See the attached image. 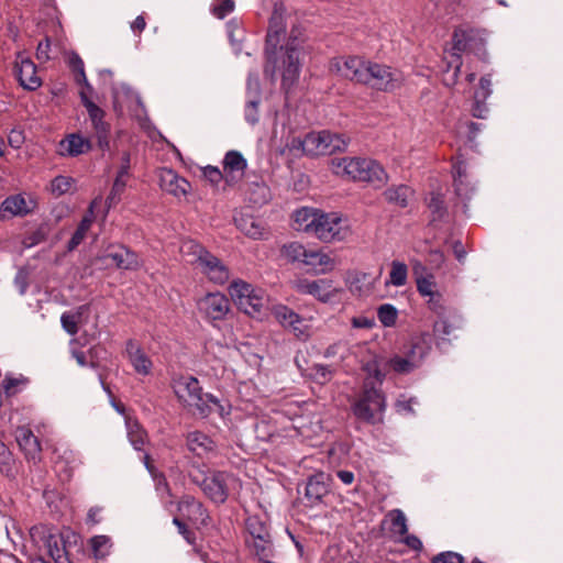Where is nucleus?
<instances>
[{
	"label": "nucleus",
	"instance_id": "21",
	"mask_svg": "<svg viewBox=\"0 0 563 563\" xmlns=\"http://www.w3.org/2000/svg\"><path fill=\"white\" fill-rule=\"evenodd\" d=\"M198 266L201 268V272L209 278V280L214 284L223 285L229 280V268L210 251L205 257H202Z\"/></svg>",
	"mask_w": 563,
	"mask_h": 563
},
{
	"label": "nucleus",
	"instance_id": "15",
	"mask_svg": "<svg viewBox=\"0 0 563 563\" xmlns=\"http://www.w3.org/2000/svg\"><path fill=\"white\" fill-rule=\"evenodd\" d=\"M311 234L323 242L342 240L344 234L342 233L341 218L334 212H321V214H319V221L314 224V229Z\"/></svg>",
	"mask_w": 563,
	"mask_h": 563
},
{
	"label": "nucleus",
	"instance_id": "51",
	"mask_svg": "<svg viewBox=\"0 0 563 563\" xmlns=\"http://www.w3.org/2000/svg\"><path fill=\"white\" fill-rule=\"evenodd\" d=\"M313 136L314 133L310 132L305 136V139H301L299 136L291 137L287 146L289 147L290 151L301 152L309 156H317L316 154L309 151L314 146Z\"/></svg>",
	"mask_w": 563,
	"mask_h": 563
},
{
	"label": "nucleus",
	"instance_id": "44",
	"mask_svg": "<svg viewBox=\"0 0 563 563\" xmlns=\"http://www.w3.org/2000/svg\"><path fill=\"white\" fill-rule=\"evenodd\" d=\"M245 527L251 537L260 538L263 541V538H269V529L265 521H263L258 516H250L245 520Z\"/></svg>",
	"mask_w": 563,
	"mask_h": 563
},
{
	"label": "nucleus",
	"instance_id": "23",
	"mask_svg": "<svg viewBox=\"0 0 563 563\" xmlns=\"http://www.w3.org/2000/svg\"><path fill=\"white\" fill-rule=\"evenodd\" d=\"M246 95L249 97L244 107V119L251 124L255 125L260 121L258 106L261 103V85L257 78L254 80L247 78Z\"/></svg>",
	"mask_w": 563,
	"mask_h": 563
},
{
	"label": "nucleus",
	"instance_id": "26",
	"mask_svg": "<svg viewBox=\"0 0 563 563\" xmlns=\"http://www.w3.org/2000/svg\"><path fill=\"white\" fill-rule=\"evenodd\" d=\"M59 147L62 155L76 157L89 152L92 145L89 139L79 133H71L59 142Z\"/></svg>",
	"mask_w": 563,
	"mask_h": 563
},
{
	"label": "nucleus",
	"instance_id": "46",
	"mask_svg": "<svg viewBox=\"0 0 563 563\" xmlns=\"http://www.w3.org/2000/svg\"><path fill=\"white\" fill-rule=\"evenodd\" d=\"M255 289L253 286L244 280L238 279L231 283L229 287L230 296L238 306L240 301L249 298Z\"/></svg>",
	"mask_w": 563,
	"mask_h": 563
},
{
	"label": "nucleus",
	"instance_id": "54",
	"mask_svg": "<svg viewBox=\"0 0 563 563\" xmlns=\"http://www.w3.org/2000/svg\"><path fill=\"white\" fill-rule=\"evenodd\" d=\"M398 317V311L395 306L384 303L377 309V318L384 327L395 325Z\"/></svg>",
	"mask_w": 563,
	"mask_h": 563
},
{
	"label": "nucleus",
	"instance_id": "45",
	"mask_svg": "<svg viewBox=\"0 0 563 563\" xmlns=\"http://www.w3.org/2000/svg\"><path fill=\"white\" fill-rule=\"evenodd\" d=\"M254 433L258 441L271 442L277 434V427L269 420L260 419L254 424Z\"/></svg>",
	"mask_w": 563,
	"mask_h": 563
},
{
	"label": "nucleus",
	"instance_id": "49",
	"mask_svg": "<svg viewBox=\"0 0 563 563\" xmlns=\"http://www.w3.org/2000/svg\"><path fill=\"white\" fill-rule=\"evenodd\" d=\"M129 358L136 373L141 375H148L151 373L153 363L141 347H137Z\"/></svg>",
	"mask_w": 563,
	"mask_h": 563
},
{
	"label": "nucleus",
	"instance_id": "12",
	"mask_svg": "<svg viewBox=\"0 0 563 563\" xmlns=\"http://www.w3.org/2000/svg\"><path fill=\"white\" fill-rule=\"evenodd\" d=\"M330 475L324 472H317L308 476L305 484L303 505L313 508L323 501L329 494Z\"/></svg>",
	"mask_w": 563,
	"mask_h": 563
},
{
	"label": "nucleus",
	"instance_id": "6",
	"mask_svg": "<svg viewBox=\"0 0 563 563\" xmlns=\"http://www.w3.org/2000/svg\"><path fill=\"white\" fill-rule=\"evenodd\" d=\"M453 53L451 60L448 62L446 68L443 71V84L448 87L454 86L457 82V77L461 70L462 60L461 53L475 52L483 47V40L479 38L474 30H456L452 36Z\"/></svg>",
	"mask_w": 563,
	"mask_h": 563
},
{
	"label": "nucleus",
	"instance_id": "8",
	"mask_svg": "<svg viewBox=\"0 0 563 563\" xmlns=\"http://www.w3.org/2000/svg\"><path fill=\"white\" fill-rule=\"evenodd\" d=\"M80 101L82 106L86 108L89 119L91 121L92 128L96 132L98 147L101 151L109 150V134H110V124L104 121L106 112L98 104H96L88 96V91L81 90L79 92Z\"/></svg>",
	"mask_w": 563,
	"mask_h": 563
},
{
	"label": "nucleus",
	"instance_id": "4",
	"mask_svg": "<svg viewBox=\"0 0 563 563\" xmlns=\"http://www.w3.org/2000/svg\"><path fill=\"white\" fill-rule=\"evenodd\" d=\"M430 198H424L427 208V233L432 234L438 243L449 244L452 239L453 214L449 209L446 195L449 187L446 183H440L437 179L429 178Z\"/></svg>",
	"mask_w": 563,
	"mask_h": 563
},
{
	"label": "nucleus",
	"instance_id": "48",
	"mask_svg": "<svg viewBox=\"0 0 563 563\" xmlns=\"http://www.w3.org/2000/svg\"><path fill=\"white\" fill-rule=\"evenodd\" d=\"M184 255L192 256L191 263L199 264L202 257L207 255L209 250L196 240H187L180 247Z\"/></svg>",
	"mask_w": 563,
	"mask_h": 563
},
{
	"label": "nucleus",
	"instance_id": "55",
	"mask_svg": "<svg viewBox=\"0 0 563 563\" xmlns=\"http://www.w3.org/2000/svg\"><path fill=\"white\" fill-rule=\"evenodd\" d=\"M126 187L125 179L115 178L112 188L106 199L108 209L117 206L121 200V195L124 192Z\"/></svg>",
	"mask_w": 563,
	"mask_h": 563
},
{
	"label": "nucleus",
	"instance_id": "9",
	"mask_svg": "<svg viewBox=\"0 0 563 563\" xmlns=\"http://www.w3.org/2000/svg\"><path fill=\"white\" fill-rule=\"evenodd\" d=\"M365 73L366 79L362 84L376 90L393 91L399 86L396 73L389 66L368 62Z\"/></svg>",
	"mask_w": 563,
	"mask_h": 563
},
{
	"label": "nucleus",
	"instance_id": "61",
	"mask_svg": "<svg viewBox=\"0 0 563 563\" xmlns=\"http://www.w3.org/2000/svg\"><path fill=\"white\" fill-rule=\"evenodd\" d=\"M492 79L489 75H485L479 79V87L474 92V98L477 100H487L492 95Z\"/></svg>",
	"mask_w": 563,
	"mask_h": 563
},
{
	"label": "nucleus",
	"instance_id": "64",
	"mask_svg": "<svg viewBox=\"0 0 563 563\" xmlns=\"http://www.w3.org/2000/svg\"><path fill=\"white\" fill-rule=\"evenodd\" d=\"M51 45H52V43H51V38L48 36H45V38L37 44L36 58L40 62H47L51 58V56H49Z\"/></svg>",
	"mask_w": 563,
	"mask_h": 563
},
{
	"label": "nucleus",
	"instance_id": "41",
	"mask_svg": "<svg viewBox=\"0 0 563 563\" xmlns=\"http://www.w3.org/2000/svg\"><path fill=\"white\" fill-rule=\"evenodd\" d=\"M88 309L87 305L78 307L76 312H64L60 317L62 328L69 335H76L78 333V322L80 321L84 311Z\"/></svg>",
	"mask_w": 563,
	"mask_h": 563
},
{
	"label": "nucleus",
	"instance_id": "30",
	"mask_svg": "<svg viewBox=\"0 0 563 563\" xmlns=\"http://www.w3.org/2000/svg\"><path fill=\"white\" fill-rule=\"evenodd\" d=\"M187 448L199 457L207 456L216 449L214 441L201 431H194L187 435Z\"/></svg>",
	"mask_w": 563,
	"mask_h": 563
},
{
	"label": "nucleus",
	"instance_id": "28",
	"mask_svg": "<svg viewBox=\"0 0 563 563\" xmlns=\"http://www.w3.org/2000/svg\"><path fill=\"white\" fill-rule=\"evenodd\" d=\"M33 200L26 201L21 194L7 197L0 205V212H8L11 217H25L33 211Z\"/></svg>",
	"mask_w": 563,
	"mask_h": 563
},
{
	"label": "nucleus",
	"instance_id": "2",
	"mask_svg": "<svg viewBox=\"0 0 563 563\" xmlns=\"http://www.w3.org/2000/svg\"><path fill=\"white\" fill-rule=\"evenodd\" d=\"M286 34V25L283 15L276 10L268 21V29L265 37V64L263 73L265 77L274 79L276 73L282 74V87L289 89L300 75V46L297 37H289L285 45L279 47L280 38Z\"/></svg>",
	"mask_w": 563,
	"mask_h": 563
},
{
	"label": "nucleus",
	"instance_id": "52",
	"mask_svg": "<svg viewBox=\"0 0 563 563\" xmlns=\"http://www.w3.org/2000/svg\"><path fill=\"white\" fill-rule=\"evenodd\" d=\"M306 252L307 249L298 242L285 244L280 250L282 256L291 263H302V260H305L306 256Z\"/></svg>",
	"mask_w": 563,
	"mask_h": 563
},
{
	"label": "nucleus",
	"instance_id": "60",
	"mask_svg": "<svg viewBox=\"0 0 563 563\" xmlns=\"http://www.w3.org/2000/svg\"><path fill=\"white\" fill-rule=\"evenodd\" d=\"M203 177L212 185L218 186L222 180H225V175L223 170H220L219 167L207 165L202 168Z\"/></svg>",
	"mask_w": 563,
	"mask_h": 563
},
{
	"label": "nucleus",
	"instance_id": "5",
	"mask_svg": "<svg viewBox=\"0 0 563 563\" xmlns=\"http://www.w3.org/2000/svg\"><path fill=\"white\" fill-rule=\"evenodd\" d=\"M335 174L346 176L353 181L366 183L374 189L387 185L389 176L383 165L367 157H343L335 164Z\"/></svg>",
	"mask_w": 563,
	"mask_h": 563
},
{
	"label": "nucleus",
	"instance_id": "40",
	"mask_svg": "<svg viewBox=\"0 0 563 563\" xmlns=\"http://www.w3.org/2000/svg\"><path fill=\"white\" fill-rule=\"evenodd\" d=\"M302 264L311 266L314 269L320 268L321 272L331 269L333 266V262L329 255L316 250H307Z\"/></svg>",
	"mask_w": 563,
	"mask_h": 563
},
{
	"label": "nucleus",
	"instance_id": "50",
	"mask_svg": "<svg viewBox=\"0 0 563 563\" xmlns=\"http://www.w3.org/2000/svg\"><path fill=\"white\" fill-rule=\"evenodd\" d=\"M238 308L249 316L261 314L264 308V299L254 291L249 298L240 301Z\"/></svg>",
	"mask_w": 563,
	"mask_h": 563
},
{
	"label": "nucleus",
	"instance_id": "25",
	"mask_svg": "<svg viewBox=\"0 0 563 563\" xmlns=\"http://www.w3.org/2000/svg\"><path fill=\"white\" fill-rule=\"evenodd\" d=\"M161 187L164 191L177 198L186 196L191 189L190 183L173 169H165L162 173Z\"/></svg>",
	"mask_w": 563,
	"mask_h": 563
},
{
	"label": "nucleus",
	"instance_id": "20",
	"mask_svg": "<svg viewBox=\"0 0 563 563\" xmlns=\"http://www.w3.org/2000/svg\"><path fill=\"white\" fill-rule=\"evenodd\" d=\"M14 437L21 452L27 461L36 462L41 460V442L29 427H18Z\"/></svg>",
	"mask_w": 563,
	"mask_h": 563
},
{
	"label": "nucleus",
	"instance_id": "27",
	"mask_svg": "<svg viewBox=\"0 0 563 563\" xmlns=\"http://www.w3.org/2000/svg\"><path fill=\"white\" fill-rule=\"evenodd\" d=\"M174 389L177 398L187 405L192 400H199V395L202 394L200 383L194 376L179 378Z\"/></svg>",
	"mask_w": 563,
	"mask_h": 563
},
{
	"label": "nucleus",
	"instance_id": "1",
	"mask_svg": "<svg viewBox=\"0 0 563 563\" xmlns=\"http://www.w3.org/2000/svg\"><path fill=\"white\" fill-rule=\"evenodd\" d=\"M431 242L435 247L430 249L427 256L424 255V297H428L427 305L437 317L432 331L434 344L444 352L456 338L455 332L462 329L463 318L455 309L445 306L441 292L446 274L442 246L446 244L438 243L433 239ZM427 243H430V240L424 238V244Z\"/></svg>",
	"mask_w": 563,
	"mask_h": 563
},
{
	"label": "nucleus",
	"instance_id": "10",
	"mask_svg": "<svg viewBox=\"0 0 563 563\" xmlns=\"http://www.w3.org/2000/svg\"><path fill=\"white\" fill-rule=\"evenodd\" d=\"M272 313L278 323L292 332L298 340L306 341L309 339L310 333L308 324L305 319L292 309L285 305H276L273 307Z\"/></svg>",
	"mask_w": 563,
	"mask_h": 563
},
{
	"label": "nucleus",
	"instance_id": "35",
	"mask_svg": "<svg viewBox=\"0 0 563 563\" xmlns=\"http://www.w3.org/2000/svg\"><path fill=\"white\" fill-rule=\"evenodd\" d=\"M383 523L388 525V531L395 538L402 537L408 532L407 519L400 509L390 510Z\"/></svg>",
	"mask_w": 563,
	"mask_h": 563
},
{
	"label": "nucleus",
	"instance_id": "32",
	"mask_svg": "<svg viewBox=\"0 0 563 563\" xmlns=\"http://www.w3.org/2000/svg\"><path fill=\"white\" fill-rule=\"evenodd\" d=\"M96 200L91 201L88 208L87 213L82 217L80 220L77 229L73 233L71 238L67 242L66 249L68 252H73L78 247V245L84 241L88 230L90 229L95 216H93V209H95Z\"/></svg>",
	"mask_w": 563,
	"mask_h": 563
},
{
	"label": "nucleus",
	"instance_id": "47",
	"mask_svg": "<svg viewBox=\"0 0 563 563\" xmlns=\"http://www.w3.org/2000/svg\"><path fill=\"white\" fill-rule=\"evenodd\" d=\"M93 556L98 560L107 558L112 548L111 539L108 536H95L90 539Z\"/></svg>",
	"mask_w": 563,
	"mask_h": 563
},
{
	"label": "nucleus",
	"instance_id": "62",
	"mask_svg": "<svg viewBox=\"0 0 563 563\" xmlns=\"http://www.w3.org/2000/svg\"><path fill=\"white\" fill-rule=\"evenodd\" d=\"M432 563H464V558L457 552L445 551L433 556Z\"/></svg>",
	"mask_w": 563,
	"mask_h": 563
},
{
	"label": "nucleus",
	"instance_id": "38",
	"mask_svg": "<svg viewBox=\"0 0 563 563\" xmlns=\"http://www.w3.org/2000/svg\"><path fill=\"white\" fill-rule=\"evenodd\" d=\"M29 383L30 379L23 375L15 377L13 374L7 373L0 388L7 398H11L21 393Z\"/></svg>",
	"mask_w": 563,
	"mask_h": 563
},
{
	"label": "nucleus",
	"instance_id": "63",
	"mask_svg": "<svg viewBox=\"0 0 563 563\" xmlns=\"http://www.w3.org/2000/svg\"><path fill=\"white\" fill-rule=\"evenodd\" d=\"M173 523L177 527L178 532L183 536V538L189 543L195 544L196 542V533L190 530L187 525L178 517L173 518Z\"/></svg>",
	"mask_w": 563,
	"mask_h": 563
},
{
	"label": "nucleus",
	"instance_id": "22",
	"mask_svg": "<svg viewBox=\"0 0 563 563\" xmlns=\"http://www.w3.org/2000/svg\"><path fill=\"white\" fill-rule=\"evenodd\" d=\"M178 511L191 522L207 525L209 514L201 501L191 495H184L178 501Z\"/></svg>",
	"mask_w": 563,
	"mask_h": 563
},
{
	"label": "nucleus",
	"instance_id": "19",
	"mask_svg": "<svg viewBox=\"0 0 563 563\" xmlns=\"http://www.w3.org/2000/svg\"><path fill=\"white\" fill-rule=\"evenodd\" d=\"M223 173L225 175V184L234 186L244 176L247 162L239 151H228L222 161Z\"/></svg>",
	"mask_w": 563,
	"mask_h": 563
},
{
	"label": "nucleus",
	"instance_id": "34",
	"mask_svg": "<svg viewBox=\"0 0 563 563\" xmlns=\"http://www.w3.org/2000/svg\"><path fill=\"white\" fill-rule=\"evenodd\" d=\"M236 228L246 236L258 240L263 236V227L253 216L241 214L234 218Z\"/></svg>",
	"mask_w": 563,
	"mask_h": 563
},
{
	"label": "nucleus",
	"instance_id": "14",
	"mask_svg": "<svg viewBox=\"0 0 563 563\" xmlns=\"http://www.w3.org/2000/svg\"><path fill=\"white\" fill-rule=\"evenodd\" d=\"M230 474L223 471H213L209 474V479L202 482L203 494L214 504L222 505L229 497L228 482Z\"/></svg>",
	"mask_w": 563,
	"mask_h": 563
},
{
	"label": "nucleus",
	"instance_id": "31",
	"mask_svg": "<svg viewBox=\"0 0 563 563\" xmlns=\"http://www.w3.org/2000/svg\"><path fill=\"white\" fill-rule=\"evenodd\" d=\"M321 212L320 210L308 207L296 210L294 213V229L311 234L314 224L319 221V214H321Z\"/></svg>",
	"mask_w": 563,
	"mask_h": 563
},
{
	"label": "nucleus",
	"instance_id": "43",
	"mask_svg": "<svg viewBox=\"0 0 563 563\" xmlns=\"http://www.w3.org/2000/svg\"><path fill=\"white\" fill-rule=\"evenodd\" d=\"M253 551L260 562L264 563L269 561L275 555L272 536L269 538H263V541H261L260 538H254Z\"/></svg>",
	"mask_w": 563,
	"mask_h": 563
},
{
	"label": "nucleus",
	"instance_id": "18",
	"mask_svg": "<svg viewBox=\"0 0 563 563\" xmlns=\"http://www.w3.org/2000/svg\"><path fill=\"white\" fill-rule=\"evenodd\" d=\"M297 290L300 294L311 295L321 302H329L336 294L332 280L327 278L316 280L300 279L297 283Z\"/></svg>",
	"mask_w": 563,
	"mask_h": 563
},
{
	"label": "nucleus",
	"instance_id": "57",
	"mask_svg": "<svg viewBox=\"0 0 563 563\" xmlns=\"http://www.w3.org/2000/svg\"><path fill=\"white\" fill-rule=\"evenodd\" d=\"M128 435L133 448L137 451H141L146 440L145 430L141 428L139 423H135L134 426L130 427Z\"/></svg>",
	"mask_w": 563,
	"mask_h": 563
},
{
	"label": "nucleus",
	"instance_id": "16",
	"mask_svg": "<svg viewBox=\"0 0 563 563\" xmlns=\"http://www.w3.org/2000/svg\"><path fill=\"white\" fill-rule=\"evenodd\" d=\"M13 74L20 86L33 91L41 87L42 80L36 74V65L29 57L18 54L13 67Z\"/></svg>",
	"mask_w": 563,
	"mask_h": 563
},
{
	"label": "nucleus",
	"instance_id": "17",
	"mask_svg": "<svg viewBox=\"0 0 563 563\" xmlns=\"http://www.w3.org/2000/svg\"><path fill=\"white\" fill-rule=\"evenodd\" d=\"M313 140L314 146L309 151L317 156L344 152L347 147V141L343 135L325 130L314 133Z\"/></svg>",
	"mask_w": 563,
	"mask_h": 563
},
{
	"label": "nucleus",
	"instance_id": "7",
	"mask_svg": "<svg viewBox=\"0 0 563 563\" xmlns=\"http://www.w3.org/2000/svg\"><path fill=\"white\" fill-rule=\"evenodd\" d=\"M367 63L355 55L335 56L330 59L329 70L344 79L362 84L366 79Z\"/></svg>",
	"mask_w": 563,
	"mask_h": 563
},
{
	"label": "nucleus",
	"instance_id": "29",
	"mask_svg": "<svg viewBox=\"0 0 563 563\" xmlns=\"http://www.w3.org/2000/svg\"><path fill=\"white\" fill-rule=\"evenodd\" d=\"M188 406L195 407L201 418L209 417L213 410H217L221 417L229 415V410H225L220 400L209 393L200 394L199 400H192L188 404Z\"/></svg>",
	"mask_w": 563,
	"mask_h": 563
},
{
	"label": "nucleus",
	"instance_id": "58",
	"mask_svg": "<svg viewBox=\"0 0 563 563\" xmlns=\"http://www.w3.org/2000/svg\"><path fill=\"white\" fill-rule=\"evenodd\" d=\"M73 184L71 177L59 175L51 181V189L54 195L62 196L70 190Z\"/></svg>",
	"mask_w": 563,
	"mask_h": 563
},
{
	"label": "nucleus",
	"instance_id": "56",
	"mask_svg": "<svg viewBox=\"0 0 563 563\" xmlns=\"http://www.w3.org/2000/svg\"><path fill=\"white\" fill-rule=\"evenodd\" d=\"M234 0H214L211 7V13L219 20L224 19L234 11Z\"/></svg>",
	"mask_w": 563,
	"mask_h": 563
},
{
	"label": "nucleus",
	"instance_id": "59",
	"mask_svg": "<svg viewBox=\"0 0 563 563\" xmlns=\"http://www.w3.org/2000/svg\"><path fill=\"white\" fill-rule=\"evenodd\" d=\"M249 199L251 202L258 206L267 203L269 200V188L265 184H254Z\"/></svg>",
	"mask_w": 563,
	"mask_h": 563
},
{
	"label": "nucleus",
	"instance_id": "13",
	"mask_svg": "<svg viewBox=\"0 0 563 563\" xmlns=\"http://www.w3.org/2000/svg\"><path fill=\"white\" fill-rule=\"evenodd\" d=\"M198 307L209 321L224 320L230 311V301L221 292H209L198 302Z\"/></svg>",
	"mask_w": 563,
	"mask_h": 563
},
{
	"label": "nucleus",
	"instance_id": "42",
	"mask_svg": "<svg viewBox=\"0 0 563 563\" xmlns=\"http://www.w3.org/2000/svg\"><path fill=\"white\" fill-rule=\"evenodd\" d=\"M60 541L62 545H59L57 537L53 533H48L46 537H44V543L47 548L48 555L54 560L55 563L60 562V559H63V556L68 553L66 549V541L64 540L63 534H60Z\"/></svg>",
	"mask_w": 563,
	"mask_h": 563
},
{
	"label": "nucleus",
	"instance_id": "3",
	"mask_svg": "<svg viewBox=\"0 0 563 563\" xmlns=\"http://www.w3.org/2000/svg\"><path fill=\"white\" fill-rule=\"evenodd\" d=\"M363 371L367 377L363 384V390L358 399L352 405V412L354 417L368 424L376 422V413L384 412L386 408V397L380 386L386 378V373L379 367L377 361L367 362L363 366Z\"/></svg>",
	"mask_w": 563,
	"mask_h": 563
},
{
	"label": "nucleus",
	"instance_id": "53",
	"mask_svg": "<svg viewBox=\"0 0 563 563\" xmlns=\"http://www.w3.org/2000/svg\"><path fill=\"white\" fill-rule=\"evenodd\" d=\"M408 268L407 265L399 261L391 263V271L389 273V279L386 285L391 284L394 286H404L407 280Z\"/></svg>",
	"mask_w": 563,
	"mask_h": 563
},
{
	"label": "nucleus",
	"instance_id": "36",
	"mask_svg": "<svg viewBox=\"0 0 563 563\" xmlns=\"http://www.w3.org/2000/svg\"><path fill=\"white\" fill-rule=\"evenodd\" d=\"M67 63L68 67L74 74L76 84L84 86L86 91L92 93L93 88L87 79L82 58L76 52H71L68 56Z\"/></svg>",
	"mask_w": 563,
	"mask_h": 563
},
{
	"label": "nucleus",
	"instance_id": "33",
	"mask_svg": "<svg viewBox=\"0 0 563 563\" xmlns=\"http://www.w3.org/2000/svg\"><path fill=\"white\" fill-rule=\"evenodd\" d=\"M453 179L455 194L462 199H468L474 188L467 180V165L464 162H456L453 165Z\"/></svg>",
	"mask_w": 563,
	"mask_h": 563
},
{
	"label": "nucleus",
	"instance_id": "11",
	"mask_svg": "<svg viewBox=\"0 0 563 563\" xmlns=\"http://www.w3.org/2000/svg\"><path fill=\"white\" fill-rule=\"evenodd\" d=\"M422 360V347L418 343H413L402 355L395 354L389 357L385 367L397 375H408L420 366Z\"/></svg>",
	"mask_w": 563,
	"mask_h": 563
},
{
	"label": "nucleus",
	"instance_id": "37",
	"mask_svg": "<svg viewBox=\"0 0 563 563\" xmlns=\"http://www.w3.org/2000/svg\"><path fill=\"white\" fill-rule=\"evenodd\" d=\"M0 473L9 479L18 475L16 461L8 445L0 439Z\"/></svg>",
	"mask_w": 563,
	"mask_h": 563
},
{
	"label": "nucleus",
	"instance_id": "24",
	"mask_svg": "<svg viewBox=\"0 0 563 563\" xmlns=\"http://www.w3.org/2000/svg\"><path fill=\"white\" fill-rule=\"evenodd\" d=\"M104 257L110 258L119 269L136 271L142 266L137 253L125 245H119L117 251H109Z\"/></svg>",
	"mask_w": 563,
	"mask_h": 563
},
{
	"label": "nucleus",
	"instance_id": "39",
	"mask_svg": "<svg viewBox=\"0 0 563 563\" xmlns=\"http://www.w3.org/2000/svg\"><path fill=\"white\" fill-rule=\"evenodd\" d=\"M411 190L406 185H399L390 187L383 192L385 200L389 203H394L400 208L408 206V198Z\"/></svg>",
	"mask_w": 563,
	"mask_h": 563
}]
</instances>
